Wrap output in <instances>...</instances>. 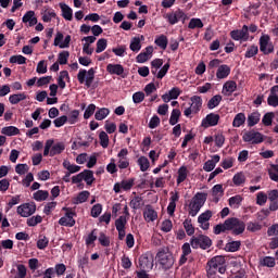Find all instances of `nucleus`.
<instances>
[{
  "mask_svg": "<svg viewBox=\"0 0 278 278\" xmlns=\"http://www.w3.org/2000/svg\"><path fill=\"white\" fill-rule=\"evenodd\" d=\"M244 229H247L244 222L236 217H230L226 219L224 224L216 225L213 229V233L220 236V233H225V231H232V236H240L244 233Z\"/></svg>",
  "mask_w": 278,
  "mask_h": 278,
  "instance_id": "nucleus-1",
  "label": "nucleus"
},
{
  "mask_svg": "<svg viewBox=\"0 0 278 278\" xmlns=\"http://www.w3.org/2000/svg\"><path fill=\"white\" fill-rule=\"evenodd\" d=\"M216 273L225 275L227 267H225V257L214 256L206 263V275L208 278H216Z\"/></svg>",
  "mask_w": 278,
  "mask_h": 278,
  "instance_id": "nucleus-2",
  "label": "nucleus"
},
{
  "mask_svg": "<svg viewBox=\"0 0 278 278\" xmlns=\"http://www.w3.org/2000/svg\"><path fill=\"white\" fill-rule=\"evenodd\" d=\"M205 201H207V193L197 192L189 203V216H197L201 212V207L205 205Z\"/></svg>",
  "mask_w": 278,
  "mask_h": 278,
  "instance_id": "nucleus-3",
  "label": "nucleus"
},
{
  "mask_svg": "<svg viewBox=\"0 0 278 278\" xmlns=\"http://www.w3.org/2000/svg\"><path fill=\"white\" fill-rule=\"evenodd\" d=\"M156 260L164 270H170L175 264V257L166 250H160L156 254Z\"/></svg>",
  "mask_w": 278,
  "mask_h": 278,
  "instance_id": "nucleus-4",
  "label": "nucleus"
},
{
  "mask_svg": "<svg viewBox=\"0 0 278 278\" xmlns=\"http://www.w3.org/2000/svg\"><path fill=\"white\" fill-rule=\"evenodd\" d=\"M94 67L89 68L88 71L80 68L77 74V80L79 84H85L87 88L92 86L94 81Z\"/></svg>",
  "mask_w": 278,
  "mask_h": 278,
  "instance_id": "nucleus-5",
  "label": "nucleus"
},
{
  "mask_svg": "<svg viewBox=\"0 0 278 278\" xmlns=\"http://www.w3.org/2000/svg\"><path fill=\"white\" fill-rule=\"evenodd\" d=\"M190 244L192 249H202L203 251H206V249H210L212 247V239L205 235H200L198 237H192L190 239Z\"/></svg>",
  "mask_w": 278,
  "mask_h": 278,
  "instance_id": "nucleus-6",
  "label": "nucleus"
},
{
  "mask_svg": "<svg viewBox=\"0 0 278 278\" xmlns=\"http://www.w3.org/2000/svg\"><path fill=\"white\" fill-rule=\"evenodd\" d=\"M164 18L167 20V23L169 25H177L179 21H181L182 23H186L188 15H186L184 10L178 9L176 11L169 12L166 15H164Z\"/></svg>",
  "mask_w": 278,
  "mask_h": 278,
  "instance_id": "nucleus-7",
  "label": "nucleus"
},
{
  "mask_svg": "<svg viewBox=\"0 0 278 278\" xmlns=\"http://www.w3.org/2000/svg\"><path fill=\"white\" fill-rule=\"evenodd\" d=\"M243 142H250V144H262L264 142V135L254 129L248 130L242 136Z\"/></svg>",
  "mask_w": 278,
  "mask_h": 278,
  "instance_id": "nucleus-8",
  "label": "nucleus"
},
{
  "mask_svg": "<svg viewBox=\"0 0 278 278\" xmlns=\"http://www.w3.org/2000/svg\"><path fill=\"white\" fill-rule=\"evenodd\" d=\"M16 213L22 216V218H29L33 214H36V203L28 202L23 203L17 206Z\"/></svg>",
  "mask_w": 278,
  "mask_h": 278,
  "instance_id": "nucleus-9",
  "label": "nucleus"
},
{
  "mask_svg": "<svg viewBox=\"0 0 278 278\" xmlns=\"http://www.w3.org/2000/svg\"><path fill=\"white\" fill-rule=\"evenodd\" d=\"M260 51L264 53V55H270L273 51H275V46L270 43V36L263 35L260 38Z\"/></svg>",
  "mask_w": 278,
  "mask_h": 278,
  "instance_id": "nucleus-10",
  "label": "nucleus"
},
{
  "mask_svg": "<svg viewBox=\"0 0 278 278\" xmlns=\"http://www.w3.org/2000/svg\"><path fill=\"white\" fill-rule=\"evenodd\" d=\"M230 38L236 41L247 42L249 40V26L243 25L242 29L231 30Z\"/></svg>",
  "mask_w": 278,
  "mask_h": 278,
  "instance_id": "nucleus-11",
  "label": "nucleus"
},
{
  "mask_svg": "<svg viewBox=\"0 0 278 278\" xmlns=\"http://www.w3.org/2000/svg\"><path fill=\"white\" fill-rule=\"evenodd\" d=\"M63 210H66V213L65 216L59 219V225H61V227H75V218H73V216H77V214L66 207H63Z\"/></svg>",
  "mask_w": 278,
  "mask_h": 278,
  "instance_id": "nucleus-12",
  "label": "nucleus"
},
{
  "mask_svg": "<svg viewBox=\"0 0 278 278\" xmlns=\"http://www.w3.org/2000/svg\"><path fill=\"white\" fill-rule=\"evenodd\" d=\"M219 121L220 115L216 113H210L205 116V118L202 119L201 127H204V129H207L208 127H216Z\"/></svg>",
  "mask_w": 278,
  "mask_h": 278,
  "instance_id": "nucleus-13",
  "label": "nucleus"
},
{
  "mask_svg": "<svg viewBox=\"0 0 278 278\" xmlns=\"http://www.w3.org/2000/svg\"><path fill=\"white\" fill-rule=\"evenodd\" d=\"M135 181V178H130L128 180H122L121 182H116L113 187L115 194H121V190H125V192L131 190V188H134Z\"/></svg>",
  "mask_w": 278,
  "mask_h": 278,
  "instance_id": "nucleus-14",
  "label": "nucleus"
},
{
  "mask_svg": "<svg viewBox=\"0 0 278 278\" xmlns=\"http://www.w3.org/2000/svg\"><path fill=\"white\" fill-rule=\"evenodd\" d=\"M127 226V217L125 215L119 216L115 220V227L118 231V240H125L126 231L125 227Z\"/></svg>",
  "mask_w": 278,
  "mask_h": 278,
  "instance_id": "nucleus-15",
  "label": "nucleus"
},
{
  "mask_svg": "<svg viewBox=\"0 0 278 278\" xmlns=\"http://www.w3.org/2000/svg\"><path fill=\"white\" fill-rule=\"evenodd\" d=\"M106 71L110 75H118L122 77V79H125L127 77V74L125 73V67H123L122 64H108Z\"/></svg>",
  "mask_w": 278,
  "mask_h": 278,
  "instance_id": "nucleus-16",
  "label": "nucleus"
},
{
  "mask_svg": "<svg viewBox=\"0 0 278 278\" xmlns=\"http://www.w3.org/2000/svg\"><path fill=\"white\" fill-rule=\"evenodd\" d=\"M153 55V47L148 46L143 52L139 53L136 58L138 64H144Z\"/></svg>",
  "mask_w": 278,
  "mask_h": 278,
  "instance_id": "nucleus-17",
  "label": "nucleus"
},
{
  "mask_svg": "<svg viewBox=\"0 0 278 278\" xmlns=\"http://www.w3.org/2000/svg\"><path fill=\"white\" fill-rule=\"evenodd\" d=\"M143 218L146 223H153L154 220H157V212L153 210L152 205H147L143 211Z\"/></svg>",
  "mask_w": 278,
  "mask_h": 278,
  "instance_id": "nucleus-18",
  "label": "nucleus"
},
{
  "mask_svg": "<svg viewBox=\"0 0 278 278\" xmlns=\"http://www.w3.org/2000/svg\"><path fill=\"white\" fill-rule=\"evenodd\" d=\"M190 108L193 110V114H199L201 108H203V99L200 96H193L190 98Z\"/></svg>",
  "mask_w": 278,
  "mask_h": 278,
  "instance_id": "nucleus-19",
  "label": "nucleus"
},
{
  "mask_svg": "<svg viewBox=\"0 0 278 278\" xmlns=\"http://www.w3.org/2000/svg\"><path fill=\"white\" fill-rule=\"evenodd\" d=\"M220 162V155L215 154L212 156V160H208L204 163L203 170L206 173H212L214 168H216V164Z\"/></svg>",
  "mask_w": 278,
  "mask_h": 278,
  "instance_id": "nucleus-20",
  "label": "nucleus"
},
{
  "mask_svg": "<svg viewBox=\"0 0 278 278\" xmlns=\"http://www.w3.org/2000/svg\"><path fill=\"white\" fill-rule=\"evenodd\" d=\"M228 75H231V67L227 64L219 65L216 72L217 79H227Z\"/></svg>",
  "mask_w": 278,
  "mask_h": 278,
  "instance_id": "nucleus-21",
  "label": "nucleus"
},
{
  "mask_svg": "<svg viewBox=\"0 0 278 278\" xmlns=\"http://www.w3.org/2000/svg\"><path fill=\"white\" fill-rule=\"evenodd\" d=\"M59 7L61 9L63 18H65V21H73V9H71V7L64 2L59 3Z\"/></svg>",
  "mask_w": 278,
  "mask_h": 278,
  "instance_id": "nucleus-22",
  "label": "nucleus"
},
{
  "mask_svg": "<svg viewBox=\"0 0 278 278\" xmlns=\"http://www.w3.org/2000/svg\"><path fill=\"white\" fill-rule=\"evenodd\" d=\"M236 90H238V84H236L235 80H228L223 86V92H224V94H227L228 97L230 94H233V92H236Z\"/></svg>",
  "mask_w": 278,
  "mask_h": 278,
  "instance_id": "nucleus-23",
  "label": "nucleus"
},
{
  "mask_svg": "<svg viewBox=\"0 0 278 278\" xmlns=\"http://www.w3.org/2000/svg\"><path fill=\"white\" fill-rule=\"evenodd\" d=\"M65 149H66V144H64V142H56L52 144L50 150V157H55V155H60L64 153Z\"/></svg>",
  "mask_w": 278,
  "mask_h": 278,
  "instance_id": "nucleus-24",
  "label": "nucleus"
},
{
  "mask_svg": "<svg viewBox=\"0 0 278 278\" xmlns=\"http://www.w3.org/2000/svg\"><path fill=\"white\" fill-rule=\"evenodd\" d=\"M262 114L258 111L252 112L248 115V127H255L260 123Z\"/></svg>",
  "mask_w": 278,
  "mask_h": 278,
  "instance_id": "nucleus-25",
  "label": "nucleus"
},
{
  "mask_svg": "<svg viewBox=\"0 0 278 278\" xmlns=\"http://www.w3.org/2000/svg\"><path fill=\"white\" fill-rule=\"evenodd\" d=\"M242 201H244V198L242 195L237 194L235 197L229 198L228 205L232 207V210H238L240 205H242Z\"/></svg>",
  "mask_w": 278,
  "mask_h": 278,
  "instance_id": "nucleus-26",
  "label": "nucleus"
},
{
  "mask_svg": "<svg viewBox=\"0 0 278 278\" xmlns=\"http://www.w3.org/2000/svg\"><path fill=\"white\" fill-rule=\"evenodd\" d=\"M154 43L163 51H166V48L168 47V37H166V35H160L155 38Z\"/></svg>",
  "mask_w": 278,
  "mask_h": 278,
  "instance_id": "nucleus-27",
  "label": "nucleus"
},
{
  "mask_svg": "<svg viewBox=\"0 0 278 278\" xmlns=\"http://www.w3.org/2000/svg\"><path fill=\"white\" fill-rule=\"evenodd\" d=\"M188 179V167L181 166L178 169V176H177V186H180V184H184Z\"/></svg>",
  "mask_w": 278,
  "mask_h": 278,
  "instance_id": "nucleus-28",
  "label": "nucleus"
},
{
  "mask_svg": "<svg viewBox=\"0 0 278 278\" xmlns=\"http://www.w3.org/2000/svg\"><path fill=\"white\" fill-rule=\"evenodd\" d=\"M83 181H86L87 186L94 184V172L90 169L83 170Z\"/></svg>",
  "mask_w": 278,
  "mask_h": 278,
  "instance_id": "nucleus-29",
  "label": "nucleus"
},
{
  "mask_svg": "<svg viewBox=\"0 0 278 278\" xmlns=\"http://www.w3.org/2000/svg\"><path fill=\"white\" fill-rule=\"evenodd\" d=\"M244 123H247V115L244 113H238L232 121V127H242Z\"/></svg>",
  "mask_w": 278,
  "mask_h": 278,
  "instance_id": "nucleus-30",
  "label": "nucleus"
},
{
  "mask_svg": "<svg viewBox=\"0 0 278 278\" xmlns=\"http://www.w3.org/2000/svg\"><path fill=\"white\" fill-rule=\"evenodd\" d=\"M3 136H18L21 130L16 126H7L1 129Z\"/></svg>",
  "mask_w": 278,
  "mask_h": 278,
  "instance_id": "nucleus-31",
  "label": "nucleus"
},
{
  "mask_svg": "<svg viewBox=\"0 0 278 278\" xmlns=\"http://www.w3.org/2000/svg\"><path fill=\"white\" fill-rule=\"evenodd\" d=\"M25 99H27V94H25V92L11 94L9 97V101L12 105H17V103L25 101Z\"/></svg>",
  "mask_w": 278,
  "mask_h": 278,
  "instance_id": "nucleus-32",
  "label": "nucleus"
},
{
  "mask_svg": "<svg viewBox=\"0 0 278 278\" xmlns=\"http://www.w3.org/2000/svg\"><path fill=\"white\" fill-rule=\"evenodd\" d=\"M260 266H265L267 268H275L276 262L275 257L271 256H264L260 260Z\"/></svg>",
  "mask_w": 278,
  "mask_h": 278,
  "instance_id": "nucleus-33",
  "label": "nucleus"
},
{
  "mask_svg": "<svg viewBox=\"0 0 278 278\" xmlns=\"http://www.w3.org/2000/svg\"><path fill=\"white\" fill-rule=\"evenodd\" d=\"M222 101H223V96H220V94L214 96L207 102L208 110H214V108H218V105H220Z\"/></svg>",
  "mask_w": 278,
  "mask_h": 278,
  "instance_id": "nucleus-34",
  "label": "nucleus"
},
{
  "mask_svg": "<svg viewBox=\"0 0 278 278\" xmlns=\"http://www.w3.org/2000/svg\"><path fill=\"white\" fill-rule=\"evenodd\" d=\"M268 176L271 181L278 184V164H270L268 168Z\"/></svg>",
  "mask_w": 278,
  "mask_h": 278,
  "instance_id": "nucleus-35",
  "label": "nucleus"
},
{
  "mask_svg": "<svg viewBox=\"0 0 278 278\" xmlns=\"http://www.w3.org/2000/svg\"><path fill=\"white\" fill-rule=\"evenodd\" d=\"M240 247H242V242L231 241L226 244L225 249L228 253H236V251H240Z\"/></svg>",
  "mask_w": 278,
  "mask_h": 278,
  "instance_id": "nucleus-36",
  "label": "nucleus"
},
{
  "mask_svg": "<svg viewBox=\"0 0 278 278\" xmlns=\"http://www.w3.org/2000/svg\"><path fill=\"white\" fill-rule=\"evenodd\" d=\"M108 116H110V109L108 108L99 109L94 114L96 121H104Z\"/></svg>",
  "mask_w": 278,
  "mask_h": 278,
  "instance_id": "nucleus-37",
  "label": "nucleus"
},
{
  "mask_svg": "<svg viewBox=\"0 0 278 278\" xmlns=\"http://www.w3.org/2000/svg\"><path fill=\"white\" fill-rule=\"evenodd\" d=\"M33 199L35 201H47L49 199V191H46V190H38L37 192H35L33 194Z\"/></svg>",
  "mask_w": 278,
  "mask_h": 278,
  "instance_id": "nucleus-38",
  "label": "nucleus"
},
{
  "mask_svg": "<svg viewBox=\"0 0 278 278\" xmlns=\"http://www.w3.org/2000/svg\"><path fill=\"white\" fill-rule=\"evenodd\" d=\"M129 49L130 51H134V53H138V51L142 49V43H140V37H134L131 39Z\"/></svg>",
  "mask_w": 278,
  "mask_h": 278,
  "instance_id": "nucleus-39",
  "label": "nucleus"
},
{
  "mask_svg": "<svg viewBox=\"0 0 278 278\" xmlns=\"http://www.w3.org/2000/svg\"><path fill=\"white\" fill-rule=\"evenodd\" d=\"M212 216H214V213H212V211L207 210L204 213L200 214L198 217V223L199 225H203L205 223L210 222V218H212Z\"/></svg>",
  "mask_w": 278,
  "mask_h": 278,
  "instance_id": "nucleus-40",
  "label": "nucleus"
},
{
  "mask_svg": "<svg viewBox=\"0 0 278 278\" xmlns=\"http://www.w3.org/2000/svg\"><path fill=\"white\" fill-rule=\"evenodd\" d=\"M97 229L91 230V232L85 238L86 247L94 245V242H97Z\"/></svg>",
  "mask_w": 278,
  "mask_h": 278,
  "instance_id": "nucleus-41",
  "label": "nucleus"
},
{
  "mask_svg": "<svg viewBox=\"0 0 278 278\" xmlns=\"http://www.w3.org/2000/svg\"><path fill=\"white\" fill-rule=\"evenodd\" d=\"M179 116H181V111H179V109H174L169 117V125H177V123H179Z\"/></svg>",
  "mask_w": 278,
  "mask_h": 278,
  "instance_id": "nucleus-42",
  "label": "nucleus"
},
{
  "mask_svg": "<svg viewBox=\"0 0 278 278\" xmlns=\"http://www.w3.org/2000/svg\"><path fill=\"white\" fill-rule=\"evenodd\" d=\"M182 225L185 227L187 236H194V226H192V219L191 218L185 219Z\"/></svg>",
  "mask_w": 278,
  "mask_h": 278,
  "instance_id": "nucleus-43",
  "label": "nucleus"
},
{
  "mask_svg": "<svg viewBox=\"0 0 278 278\" xmlns=\"http://www.w3.org/2000/svg\"><path fill=\"white\" fill-rule=\"evenodd\" d=\"M257 53H260V48L255 45H252L245 51L244 58H247V59L255 58V55H257Z\"/></svg>",
  "mask_w": 278,
  "mask_h": 278,
  "instance_id": "nucleus-44",
  "label": "nucleus"
},
{
  "mask_svg": "<svg viewBox=\"0 0 278 278\" xmlns=\"http://www.w3.org/2000/svg\"><path fill=\"white\" fill-rule=\"evenodd\" d=\"M189 29H203V21L201 18H191L188 24Z\"/></svg>",
  "mask_w": 278,
  "mask_h": 278,
  "instance_id": "nucleus-45",
  "label": "nucleus"
},
{
  "mask_svg": "<svg viewBox=\"0 0 278 278\" xmlns=\"http://www.w3.org/2000/svg\"><path fill=\"white\" fill-rule=\"evenodd\" d=\"M10 64H27V58L17 54V55H12L9 59Z\"/></svg>",
  "mask_w": 278,
  "mask_h": 278,
  "instance_id": "nucleus-46",
  "label": "nucleus"
},
{
  "mask_svg": "<svg viewBox=\"0 0 278 278\" xmlns=\"http://www.w3.org/2000/svg\"><path fill=\"white\" fill-rule=\"evenodd\" d=\"M144 205V202H142V197L136 195L131 201H130V207L132 210H140Z\"/></svg>",
  "mask_w": 278,
  "mask_h": 278,
  "instance_id": "nucleus-47",
  "label": "nucleus"
},
{
  "mask_svg": "<svg viewBox=\"0 0 278 278\" xmlns=\"http://www.w3.org/2000/svg\"><path fill=\"white\" fill-rule=\"evenodd\" d=\"M273 118H275V113L273 112L265 113L262 118L263 125L265 127H270V125H273Z\"/></svg>",
  "mask_w": 278,
  "mask_h": 278,
  "instance_id": "nucleus-48",
  "label": "nucleus"
},
{
  "mask_svg": "<svg viewBox=\"0 0 278 278\" xmlns=\"http://www.w3.org/2000/svg\"><path fill=\"white\" fill-rule=\"evenodd\" d=\"M138 165L140 166V170L142 173H147V170H149V159H147L146 156H141L138 159Z\"/></svg>",
  "mask_w": 278,
  "mask_h": 278,
  "instance_id": "nucleus-49",
  "label": "nucleus"
},
{
  "mask_svg": "<svg viewBox=\"0 0 278 278\" xmlns=\"http://www.w3.org/2000/svg\"><path fill=\"white\" fill-rule=\"evenodd\" d=\"M108 49V39L101 38L97 41L96 53H103Z\"/></svg>",
  "mask_w": 278,
  "mask_h": 278,
  "instance_id": "nucleus-50",
  "label": "nucleus"
},
{
  "mask_svg": "<svg viewBox=\"0 0 278 278\" xmlns=\"http://www.w3.org/2000/svg\"><path fill=\"white\" fill-rule=\"evenodd\" d=\"M68 58H71V52L62 51L59 53L58 63L61 65L68 64Z\"/></svg>",
  "mask_w": 278,
  "mask_h": 278,
  "instance_id": "nucleus-51",
  "label": "nucleus"
},
{
  "mask_svg": "<svg viewBox=\"0 0 278 278\" xmlns=\"http://www.w3.org/2000/svg\"><path fill=\"white\" fill-rule=\"evenodd\" d=\"M99 138H100V144L103 149H108L109 144H110V137L108 136V134L105 131H101L99 134Z\"/></svg>",
  "mask_w": 278,
  "mask_h": 278,
  "instance_id": "nucleus-52",
  "label": "nucleus"
},
{
  "mask_svg": "<svg viewBox=\"0 0 278 278\" xmlns=\"http://www.w3.org/2000/svg\"><path fill=\"white\" fill-rule=\"evenodd\" d=\"M42 223V216L36 215L27 219L26 224L28 227H36V225H40Z\"/></svg>",
  "mask_w": 278,
  "mask_h": 278,
  "instance_id": "nucleus-53",
  "label": "nucleus"
},
{
  "mask_svg": "<svg viewBox=\"0 0 278 278\" xmlns=\"http://www.w3.org/2000/svg\"><path fill=\"white\" fill-rule=\"evenodd\" d=\"M247 181V177L242 173H238L232 177V184L236 186H242Z\"/></svg>",
  "mask_w": 278,
  "mask_h": 278,
  "instance_id": "nucleus-54",
  "label": "nucleus"
},
{
  "mask_svg": "<svg viewBox=\"0 0 278 278\" xmlns=\"http://www.w3.org/2000/svg\"><path fill=\"white\" fill-rule=\"evenodd\" d=\"M89 197H90V191H81L78 193L75 203L76 204L86 203V201H88Z\"/></svg>",
  "mask_w": 278,
  "mask_h": 278,
  "instance_id": "nucleus-55",
  "label": "nucleus"
},
{
  "mask_svg": "<svg viewBox=\"0 0 278 278\" xmlns=\"http://www.w3.org/2000/svg\"><path fill=\"white\" fill-rule=\"evenodd\" d=\"M266 201H268V194L264 193V191H260L256 194V204L266 205Z\"/></svg>",
  "mask_w": 278,
  "mask_h": 278,
  "instance_id": "nucleus-56",
  "label": "nucleus"
},
{
  "mask_svg": "<svg viewBox=\"0 0 278 278\" xmlns=\"http://www.w3.org/2000/svg\"><path fill=\"white\" fill-rule=\"evenodd\" d=\"M101 212H103V205L96 204L91 207V216L92 218H99L101 216Z\"/></svg>",
  "mask_w": 278,
  "mask_h": 278,
  "instance_id": "nucleus-57",
  "label": "nucleus"
},
{
  "mask_svg": "<svg viewBox=\"0 0 278 278\" xmlns=\"http://www.w3.org/2000/svg\"><path fill=\"white\" fill-rule=\"evenodd\" d=\"M170 68V63H165L164 66L156 74V79H164Z\"/></svg>",
  "mask_w": 278,
  "mask_h": 278,
  "instance_id": "nucleus-58",
  "label": "nucleus"
},
{
  "mask_svg": "<svg viewBox=\"0 0 278 278\" xmlns=\"http://www.w3.org/2000/svg\"><path fill=\"white\" fill-rule=\"evenodd\" d=\"M96 110H97V105L89 104L84 113L85 121H88V118H90L94 114Z\"/></svg>",
  "mask_w": 278,
  "mask_h": 278,
  "instance_id": "nucleus-59",
  "label": "nucleus"
},
{
  "mask_svg": "<svg viewBox=\"0 0 278 278\" xmlns=\"http://www.w3.org/2000/svg\"><path fill=\"white\" fill-rule=\"evenodd\" d=\"M161 229L164 231V233L173 231V222L170 219L163 220Z\"/></svg>",
  "mask_w": 278,
  "mask_h": 278,
  "instance_id": "nucleus-60",
  "label": "nucleus"
},
{
  "mask_svg": "<svg viewBox=\"0 0 278 278\" xmlns=\"http://www.w3.org/2000/svg\"><path fill=\"white\" fill-rule=\"evenodd\" d=\"M56 206L58 202H48L43 208V214H46V216H50L51 212H53V210H55Z\"/></svg>",
  "mask_w": 278,
  "mask_h": 278,
  "instance_id": "nucleus-61",
  "label": "nucleus"
},
{
  "mask_svg": "<svg viewBox=\"0 0 278 278\" xmlns=\"http://www.w3.org/2000/svg\"><path fill=\"white\" fill-rule=\"evenodd\" d=\"M98 240L101 247H110V237L105 236V232H100Z\"/></svg>",
  "mask_w": 278,
  "mask_h": 278,
  "instance_id": "nucleus-62",
  "label": "nucleus"
},
{
  "mask_svg": "<svg viewBox=\"0 0 278 278\" xmlns=\"http://www.w3.org/2000/svg\"><path fill=\"white\" fill-rule=\"evenodd\" d=\"M132 101L134 103H142L144 101V92L137 91L132 94Z\"/></svg>",
  "mask_w": 278,
  "mask_h": 278,
  "instance_id": "nucleus-63",
  "label": "nucleus"
},
{
  "mask_svg": "<svg viewBox=\"0 0 278 278\" xmlns=\"http://www.w3.org/2000/svg\"><path fill=\"white\" fill-rule=\"evenodd\" d=\"M267 104L270 108H278V96L269 94L267 98Z\"/></svg>",
  "mask_w": 278,
  "mask_h": 278,
  "instance_id": "nucleus-64",
  "label": "nucleus"
}]
</instances>
